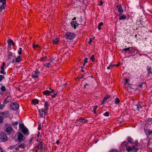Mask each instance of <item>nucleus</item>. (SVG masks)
I'll return each mask as SVG.
<instances>
[{"mask_svg":"<svg viewBox=\"0 0 152 152\" xmlns=\"http://www.w3.org/2000/svg\"><path fill=\"white\" fill-rule=\"evenodd\" d=\"M128 144L127 142H123L121 144V147L124 150H125L126 148L127 151L129 152L131 151H137L138 150L137 147H136L135 145H133L132 147H127Z\"/></svg>","mask_w":152,"mask_h":152,"instance_id":"f257e3e1","label":"nucleus"},{"mask_svg":"<svg viewBox=\"0 0 152 152\" xmlns=\"http://www.w3.org/2000/svg\"><path fill=\"white\" fill-rule=\"evenodd\" d=\"M76 36L75 34L71 32H67L65 34V38L69 40H72Z\"/></svg>","mask_w":152,"mask_h":152,"instance_id":"f03ea898","label":"nucleus"},{"mask_svg":"<svg viewBox=\"0 0 152 152\" xmlns=\"http://www.w3.org/2000/svg\"><path fill=\"white\" fill-rule=\"evenodd\" d=\"M76 19V18L75 17L74 18L72 19V21H71L70 23L71 26L75 29H76V28L79 26V24L75 20Z\"/></svg>","mask_w":152,"mask_h":152,"instance_id":"7ed1b4c3","label":"nucleus"},{"mask_svg":"<svg viewBox=\"0 0 152 152\" xmlns=\"http://www.w3.org/2000/svg\"><path fill=\"white\" fill-rule=\"evenodd\" d=\"M16 134L18 135V140L19 142H22L25 139L23 134L20 132H17Z\"/></svg>","mask_w":152,"mask_h":152,"instance_id":"20e7f679","label":"nucleus"},{"mask_svg":"<svg viewBox=\"0 0 152 152\" xmlns=\"http://www.w3.org/2000/svg\"><path fill=\"white\" fill-rule=\"evenodd\" d=\"M19 107V105L16 102L11 103L10 105V109L13 110H17Z\"/></svg>","mask_w":152,"mask_h":152,"instance_id":"39448f33","label":"nucleus"},{"mask_svg":"<svg viewBox=\"0 0 152 152\" xmlns=\"http://www.w3.org/2000/svg\"><path fill=\"white\" fill-rule=\"evenodd\" d=\"M8 138L7 135L4 133H1L0 134V142H4L7 141Z\"/></svg>","mask_w":152,"mask_h":152,"instance_id":"423d86ee","label":"nucleus"},{"mask_svg":"<svg viewBox=\"0 0 152 152\" xmlns=\"http://www.w3.org/2000/svg\"><path fill=\"white\" fill-rule=\"evenodd\" d=\"M47 112V111L43 109H41L39 110V114L41 117H44L45 116Z\"/></svg>","mask_w":152,"mask_h":152,"instance_id":"0eeeda50","label":"nucleus"},{"mask_svg":"<svg viewBox=\"0 0 152 152\" xmlns=\"http://www.w3.org/2000/svg\"><path fill=\"white\" fill-rule=\"evenodd\" d=\"M9 112L8 111H6L4 112L0 113V117L2 118L5 117L9 115Z\"/></svg>","mask_w":152,"mask_h":152,"instance_id":"6e6552de","label":"nucleus"},{"mask_svg":"<svg viewBox=\"0 0 152 152\" xmlns=\"http://www.w3.org/2000/svg\"><path fill=\"white\" fill-rule=\"evenodd\" d=\"M117 9H118V11L119 12V14H121L123 12V10L122 9L121 6L119 4L117 5Z\"/></svg>","mask_w":152,"mask_h":152,"instance_id":"1a4fd4ad","label":"nucleus"},{"mask_svg":"<svg viewBox=\"0 0 152 152\" xmlns=\"http://www.w3.org/2000/svg\"><path fill=\"white\" fill-rule=\"evenodd\" d=\"M21 131L25 134H29L28 130L26 127H23L21 129Z\"/></svg>","mask_w":152,"mask_h":152,"instance_id":"9d476101","label":"nucleus"},{"mask_svg":"<svg viewBox=\"0 0 152 152\" xmlns=\"http://www.w3.org/2000/svg\"><path fill=\"white\" fill-rule=\"evenodd\" d=\"M11 100V98L10 96H7L5 99L4 101V103L6 104L8 102H10Z\"/></svg>","mask_w":152,"mask_h":152,"instance_id":"9b49d317","label":"nucleus"},{"mask_svg":"<svg viewBox=\"0 0 152 152\" xmlns=\"http://www.w3.org/2000/svg\"><path fill=\"white\" fill-rule=\"evenodd\" d=\"M39 101L37 99H33L31 101V103L35 105L39 103Z\"/></svg>","mask_w":152,"mask_h":152,"instance_id":"f8f14e48","label":"nucleus"},{"mask_svg":"<svg viewBox=\"0 0 152 152\" xmlns=\"http://www.w3.org/2000/svg\"><path fill=\"white\" fill-rule=\"evenodd\" d=\"M6 3L5 2H3L2 5L0 7V12L2 10L5 9L6 7Z\"/></svg>","mask_w":152,"mask_h":152,"instance_id":"ddd939ff","label":"nucleus"},{"mask_svg":"<svg viewBox=\"0 0 152 152\" xmlns=\"http://www.w3.org/2000/svg\"><path fill=\"white\" fill-rule=\"evenodd\" d=\"M42 143L41 142H40V143L38 144V145L37 146V148L40 150V151H42L43 149L42 146Z\"/></svg>","mask_w":152,"mask_h":152,"instance_id":"4468645a","label":"nucleus"},{"mask_svg":"<svg viewBox=\"0 0 152 152\" xmlns=\"http://www.w3.org/2000/svg\"><path fill=\"white\" fill-rule=\"evenodd\" d=\"M78 121L80 122H82L83 123L88 121V120L87 119H84L82 118H80L78 120Z\"/></svg>","mask_w":152,"mask_h":152,"instance_id":"2eb2a0df","label":"nucleus"},{"mask_svg":"<svg viewBox=\"0 0 152 152\" xmlns=\"http://www.w3.org/2000/svg\"><path fill=\"white\" fill-rule=\"evenodd\" d=\"M43 94L46 96H49L50 94V91L48 90H45L43 92Z\"/></svg>","mask_w":152,"mask_h":152,"instance_id":"dca6fc26","label":"nucleus"},{"mask_svg":"<svg viewBox=\"0 0 152 152\" xmlns=\"http://www.w3.org/2000/svg\"><path fill=\"white\" fill-rule=\"evenodd\" d=\"M59 42V39L57 38L53 40V42L54 44H57Z\"/></svg>","mask_w":152,"mask_h":152,"instance_id":"f3484780","label":"nucleus"},{"mask_svg":"<svg viewBox=\"0 0 152 152\" xmlns=\"http://www.w3.org/2000/svg\"><path fill=\"white\" fill-rule=\"evenodd\" d=\"M50 64H52V65H54V64H55V61L54 58H50Z\"/></svg>","mask_w":152,"mask_h":152,"instance_id":"a211bd4d","label":"nucleus"},{"mask_svg":"<svg viewBox=\"0 0 152 152\" xmlns=\"http://www.w3.org/2000/svg\"><path fill=\"white\" fill-rule=\"evenodd\" d=\"M12 130V128L11 127H8L6 128V131L7 133H10Z\"/></svg>","mask_w":152,"mask_h":152,"instance_id":"6ab92c4d","label":"nucleus"},{"mask_svg":"<svg viewBox=\"0 0 152 152\" xmlns=\"http://www.w3.org/2000/svg\"><path fill=\"white\" fill-rule=\"evenodd\" d=\"M21 60V58L20 56H19L16 59L15 62H19Z\"/></svg>","mask_w":152,"mask_h":152,"instance_id":"aec40b11","label":"nucleus"},{"mask_svg":"<svg viewBox=\"0 0 152 152\" xmlns=\"http://www.w3.org/2000/svg\"><path fill=\"white\" fill-rule=\"evenodd\" d=\"M49 106V105L48 104V102H45L44 104V106L45 108V110L47 111Z\"/></svg>","mask_w":152,"mask_h":152,"instance_id":"412c9836","label":"nucleus"},{"mask_svg":"<svg viewBox=\"0 0 152 152\" xmlns=\"http://www.w3.org/2000/svg\"><path fill=\"white\" fill-rule=\"evenodd\" d=\"M45 66L48 68H50L53 66V65H52V64H50V63H46Z\"/></svg>","mask_w":152,"mask_h":152,"instance_id":"4be33fe9","label":"nucleus"},{"mask_svg":"<svg viewBox=\"0 0 152 152\" xmlns=\"http://www.w3.org/2000/svg\"><path fill=\"white\" fill-rule=\"evenodd\" d=\"M18 146L20 148L24 149L26 147V145L23 143H21L18 145Z\"/></svg>","mask_w":152,"mask_h":152,"instance_id":"5701e85b","label":"nucleus"},{"mask_svg":"<svg viewBox=\"0 0 152 152\" xmlns=\"http://www.w3.org/2000/svg\"><path fill=\"white\" fill-rule=\"evenodd\" d=\"M126 16L124 15H122L119 17V19L120 20H124L126 19Z\"/></svg>","mask_w":152,"mask_h":152,"instance_id":"b1692460","label":"nucleus"},{"mask_svg":"<svg viewBox=\"0 0 152 152\" xmlns=\"http://www.w3.org/2000/svg\"><path fill=\"white\" fill-rule=\"evenodd\" d=\"M8 43L9 45H11L12 44L13 45H15V44L13 42V41L11 39L9 40Z\"/></svg>","mask_w":152,"mask_h":152,"instance_id":"393cba45","label":"nucleus"},{"mask_svg":"<svg viewBox=\"0 0 152 152\" xmlns=\"http://www.w3.org/2000/svg\"><path fill=\"white\" fill-rule=\"evenodd\" d=\"M127 140L129 143H131L132 142L133 139L131 137H128Z\"/></svg>","mask_w":152,"mask_h":152,"instance_id":"a878e982","label":"nucleus"},{"mask_svg":"<svg viewBox=\"0 0 152 152\" xmlns=\"http://www.w3.org/2000/svg\"><path fill=\"white\" fill-rule=\"evenodd\" d=\"M103 25V23L102 22H101L99 23L98 24V29L99 30H101V27Z\"/></svg>","mask_w":152,"mask_h":152,"instance_id":"bb28decb","label":"nucleus"},{"mask_svg":"<svg viewBox=\"0 0 152 152\" xmlns=\"http://www.w3.org/2000/svg\"><path fill=\"white\" fill-rule=\"evenodd\" d=\"M39 76L35 74H33L31 75L32 78H37L39 77Z\"/></svg>","mask_w":152,"mask_h":152,"instance_id":"cd10ccee","label":"nucleus"},{"mask_svg":"<svg viewBox=\"0 0 152 152\" xmlns=\"http://www.w3.org/2000/svg\"><path fill=\"white\" fill-rule=\"evenodd\" d=\"M114 102L115 104H117L119 103L120 100L118 98H116L115 99Z\"/></svg>","mask_w":152,"mask_h":152,"instance_id":"c85d7f7f","label":"nucleus"},{"mask_svg":"<svg viewBox=\"0 0 152 152\" xmlns=\"http://www.w3.org/2000/svg\"><path fill=\"white\" fill-rule=\"evenodd\" d=\"M137 107V110H139L140 108H141V107L140 104H137L135 105Z\"/></svg>","mask_w":152,"mask_h":152,"instance_id":"c756f323","label":"nucleus"},{"mask_svg":"<svg viewBox=\"0 0 152 152\" xmlns=\"http://www.w3.org/2000/svg\"><path fill=\"white\" fill-rule=\"evenodd\" d=\"M90 59L92 61H94L95 60V59L94 58V55H92L90 57Z\"/></svg>","mask_w":152,"mask_h":152,"instance_id":"7c9ffc66","label":"nucleus"},{"mask_svg":"<svg viewBox=\"0 0 152 152\" xmlns=\"http://www.w3.org/2000/svg\"><path fill=\"white\" fill-rule=\"evenodd\" d=\"M134 145L136 147L138 146L139 145V143L137 141H135L134 142Z\"/></svg>","mask_w":152,"mask_h":152,"instance_id":"2f4dec72","label":"nucleus"},{"mask_svg":"<svg viewBox=\"0 0 152 152\" xmlns=\"http://www.w3.org/2000/svg\"><path fill=\"white\" fill-rule=\"evenodd\" d=\"M22 49L21 48H20L19 49L18 54L19 55H20L22 53Z\"/></svg>","mask_w":152,"mask_h":152,"instance_id":"473e14b6","label":"nucleus"},{"mask_svg":"<svg viewBox=\"0 0 152 152\" xmlns=\"http://www.w3.org/2000/svg\"><path fill=\"white\" fill-rule=\"evenodd\" d=\"M40 72L38 70H36L35 72V74H36L37 75H38L39 76V74Z\"/></svg>","mask_w":152,"mask_h":152,"instance_id":"72a5a7b5","label":"nucleus"},{"mask_svg":"<svg viewBox=\"0 0 152 152\" xmlns=\"http://www.w3.org/2000/svg\"><path fill=\"white\" fill-rule=\"evenodd\" d=\"M104 115L105 116L108 117L109 115V113L108 112H106L104 113Z\"/></svg>","mask_w":152,"mask_h":152,"instance_id":"f704fd0d","label":"nucleus"},{"mask_svg":"<svg viewBox=\"0 0 152 152\" xmlns=\"http://www.w3.org/2000/svg\"><path fill=\"white\" fill-rule=\"evenodd\" d=\"M1 90L3 91H6V88L4 86H2L1 88Z\"/></svg>","mask_w":152,"mask_h":152,"instance_id":"c9c22d12","label":"nucleus"},{"mask_svg":"<svg viewBox=\"0 0 152 152\" xmlns=\"http://www.w3.org/2000/svg\"><path fill=\"white\" fill-rule=\"evenodd\" d=\"M39 47V45H34L33 46V47L34 48V49H36V48H37Z\"/></svg>","mask_w":152,"mask_h":152,"instance_id":"e433bc0d","label":"nucleus"},{"mask_svg":"<svg viewBox=\"0 0 152 152\" xmlns=\"http://www.w3.org/2000/svg\"><path fill=\"white\" fill-rule=\"evenodd\" d=\"M0 73L4 75L6 74V72H4V69H1L0 71Z\"/></svg>","mask_w":152,"mask_h":152,"instance_id":"4c0bfd02","label":"nucleus"},{"mask_svg":"<svg viewBox=\"0 0 152 152\" xmlns=\"http://www.w3.org/2000/svg\"><path fill=\"white\" fill-rule=\"evenodd\" d=\"M4 77L2 75H0V82H1L3 79Z\"/></svg>","mask_w":152,"mask_h":152,"instance_id":"58836bf2","label":"nucleus"},{"mask_svg":"<svg viewBox=\"0 0 152 152\" xmlns=\"http://www.w3.org/2000/svg\"><path fill=\"white\" fill-rule=\"evenodd\" d=\"M130 48H125L123 49V51H129L130 50Z\"/></svg>","mask_w":152,"mask_h":152,"instance_id":"ea45409f","label":"nucleus"},{"mask_svg":"<svg viewBox=\"0 0 152 152\" xmlns=\"http://www.w3.org/2000/svg\"><path fill=\"white\" fill-rule=\"evenodd\" d=\"M0 151L1 152H5L4 150L0 147Z\"/></svg>","mask_w":152,"mask_h":152,"instance_id":"a19ab883","label":"nucleus"},{"mask_svg":"<svg viewBox=\"0 0 152 152\" xmlns=\"http://www.w3.org/2000/svg\"><path fill=\"white\" fill-rule=\"evenodd\" d=\"M18 124V121H16L15 122H13L12 123V124L13 125H17Z\"/></svg>","mask_w":152,"mask_h":152,"instance_id":"79ce46f5","label":"nucleus"},{"mask_svg":"<svg viewBox=\"0 0 152 152\" xmlns=\"http://www.w3.org/2000/svg\"><path fill=\"white\" fill-rule=\"evenodd\" d=\"M19 126H20V128H21L22 129L23 127H24L23 124H20L19 125Z\"/></svg>","mask_w":152,"mask_h":152,"instance_id":"37998d69","label":"nucleus"},{"mask_svg":"<svg viewBox=\"0 0 152 152\" xmlns=\"http://www.w3.org/2000/svg\"><path fill=\"white\" fill-rule=\"evenodd\" d=\"M88 60V58H85L84 60V62L85 63H87Z\"/></svg>","mask_w":152,"mask_h":152,"instance_id":"c03bdc74","label":"nucleus"},{"mask_svg":"<svg viewBox=\"0 0 152 152\" xmlns=\"http://www.w3.org/2000/svg\"><path fill=\"white\" fill-rule=\"evenodd\" d=\"M50 95L52 98H55L56 95V93H54L53 95L51 94Z\"/></svg>","mask_w":152,"mask_h":152,"instance_id":"a18cd8bd","label":"nucleus"},{"mask_svg":"<svg viewBox=\"0 0 152 152\" xmlns=\"http://www.w3.org/2000/svg\"><path fill=\"white\" fill-rule=\"evenodd\" d=\"M92 40L91 38H89V40L88 42V44L91 45V44Z\"/></svg>","mask_w":152,"mask_h":152,"instance_id":"49530a36","label":"nucleus"},{"mask_svg":"<svg viewBox=\"0 0 152 152\" xmlns=\"http://www.w3.org/2000/svg\"><path fill=\"white\" fill-rule=\"evenodd\" d=\"M110 152H117V151L115 149H113L110 151Z\"/></svg>","mask_w":152,"mask_h":152,"instance_id":"de8ad7c7","label":"nucleus"},{"mask_svg":"<svg viewBox=\"0 0 152 152\" xmlns=\"http://www.w3.org/2000/svg\"><path fill=\"white\" fill-rule=\"evenodd\" d=\"M15 148V145H13V146H10L9 147V148L10 149H14V148Z\"/></svg>","mask_w":152,"mask_h":152,"instance_id":"09e8293b","label":"nucleus"},{"mask_svg":"<svg viewBox=\"0 0 152 152\" xmlns=\"http://www.w3.org/2000/svg\"><path fill=\"white\" fill-rule=\"evenodd\" d=\"M98 107L97 106H94L93 108V110H96V109H97Z\"/></svg>","mask_w":152,"mask_h":152,"instance_id":"8fccbe9b","label":"nucleus"},{"mask_svg":"<svg viewBox=\"0 0 152 152\" xmlns=\"http://www.w3.org/2000/svg\"><path fill=\"white\" fill-rule=\"evenodd\" d=\"M107 97H105L104 98L103 101V102H105V101H106L107 100Z\"/></svg>","mask_w":152,"mask_h":152,"instance_id":"3c124183","label":"nucleus"},{"mask_svg":"<svg viewBox=\"0 0 152 152\" xmlns=\"http://www.w3.org/2000/svg\"><path fill=\"white\" fill-rule=\"evenodd\" d=\"M125 84H127L128 83V82L129 81L128 79H127V78H126V79H125Z\"/></svg>","mask_w":152,"mask_h":152,"instance_id":"603ef678","label":"nucleus"},{"mask_svg":"<svg viewBox=\"0 0 152 152\" xmlns=\"http://www.w3.org/2000/svg\"><path fill=\"white\" fill-rule=\"evenodd\" d=\"M88 84H86L84 86V88H88Z\"/></svg>","mask_w":152,"mask_h":152,"instance_id":"864d4df0","label":"nucleus"},{"mask_svg":"<svg viewBox=\"0 0 152 152\" xmlns=\"http://www.w3.org/2000/svg\"><path fill=\"white\" fill-rule=\"evenodd\" d=\"M3 119L1 117H0V123H1L2 122Z\"/></svg>","mask_w":152,"mask_h":152,"instance_id":"5fc2aeb1","label":"nucleus"},{"mask_svg":"<svg viewBox=\"0 0 152 152\" xmlns=\"http://www.w3.org/2000/svg\"><path fill=\"white\" fill-rule=\"evenodd\" d=\"M54 91L55 90L54 89H51V90L50 91V93H53L54 92Z\"/></svg>","mask_w":152,"mask_h":152,"instance_id":"6e6d98bb","label":"nucleus"},{"mask_svg":"<svg viewBox=\"0 0 152 152\" xmlns=\"http://www.w3.org/2000/svg\"><path fill=\"white\" fill-rule=\"evenodd\" d=\"M3 2H6V0H0V3L2 2L3 3Z\"/></svg>","mask_w":152,"mask_h":152,"instance_id":"4d7b16f0","label":"nucleus"},{"mask_svg":"<svg viewBox=\"0 0 152 152\" xmlns=\"http://www.w3.org/2000/svg\"><path fill=\"white\" fill-rule=\"evenodd\" d=\"M111 66V65H110V66H107V69H110L111 68H110Z\"/></svg>","mask_w":152,"mask_h":152,"instance_id":"13d9d810","label":"nucleus"},{"mask_svg":"<svg viewBox=\"0 0 152 152\" xmlns=\"http://www.w3.org/2000/svg\"><path fill=\"white\" fill-rule=\"evenodd\" d=\"M148 134L149 135L151 134H152V131H149L148 132Z\"/></svg>","mask_w":152,"mask_h":152,"instance_id":"bf43d9fd","label":"nucleus"},{"mask_svg":"<svg viewBox=\"0 0 152 152\" xmlns=\"http://www.w3.org/2000/svg\"><path fill=\"white\" fill-rule=\"evenodd\" d=\"M56 143L57 144H59L60 143V142L59 140H58L56 141Z\"/></svg>","mask_w":152,"mask_h":152,"instance_id":"052dcab7","label":"nucleus"},{"mask_svg":"<svg viewBox=\"0 0 152 152\" xmlns=\"http://www.w3.org/2000/svg\"><path fill=\"white\" fill-rule=\"evenodd\" d=\"M45 58H41L40 59V60L41 61H45Z\"/></svg>","mask_w":152,"mask_h":152,"instance_id":"680f3d73","label":"nucleus"},{"mask_svg":"<svg viewBox=\"0 0 152 152\" xmlns=\"http://www.w3.org/2000/svg\"><path fill=\"white\" fill-rule=\"evenodd\" d=\"M142 84H140L139 85V86H140V87H142Z\"/></svg>","mask_w":152,"mask_h":152,"instance_id":"e2e57ef3","label":"nucleus"},{"mask_svg":"<svg viewBox=\"0 0 152 152\" xmlns=\"http://www.w3.org/2000/svg\"><path fill=\"white\" fill-rule=\"evenodd\" d=\"M19 146H18V147H17V148H15V149L16 150H17V151H18L19 150Z\"/></svg>","mask_w":152,"mask_h":152,"instance_id":"0e129e2a","label":"nucleus"},{"mask_svg":"<svg viewBox=\"0 0 152 152\" xmlns=\"http://www.w3.org/2000/svg\"><path fill=\"white\" fill-rule=\"evenodd\" d=\"M103 4V2L102 1H100V5H102Z\"/></svg>","mask_w":152,"mask_h":152,"instance_id":"69168bd1","label":"nucleus"},{"mask_svg":"<svg viewBox=\"0 0 152 152\" xmlns=\"http://www.w3.org/2000/svg\"><path fill=\"white\" fill-rule=\"evenodd\" d=\"M4 66H1V69H4Z\"/></svg>","mask_w":152,"mask_h":152,"instance_id":"338daca9","label":"nucleus"},{"mask_svg":"<svg viewBox=\"0 0 152 152\" xmlns=\"http://www.w3.org/2000/svg\"><path fill=\"white\" fill-rule=\"evenodd\" d=\"M5 63L4 62L2 64V66H5Z\"/></svg>","mask_w":152,"mask_h":152,"instance_id":"774afa93","label":"nucleus"}]
</instances>
